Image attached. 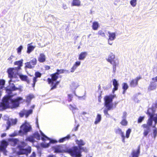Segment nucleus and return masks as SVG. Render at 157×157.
I'll return each mask as SVG.
<instances>
[{"instance_id":"3","label":"nucleus","mask_w":157,"mask_h":157,"mask_svg":"<svg viewBox=\"0 0 157 157\" xmlns=\"http://www.w3.org/2000/svg\"><path fill=\"white\" fill-rule=\"evenodd\" d=\"M75 142L78 145V148L77 146H74L67 149L66 151L73 157H81L80 150L82 149L81 147L85 145V142L82 140H76Z\"/></svg>"},{"instance_id":"9","label":"nucleus","mask_w":157,"mask_h":157,"mask_svg":"<svg viewBox=\"0 0 157 157\" xmlns=\"http://www.w3.org/2000/svg\"><path fill=\"white\" fill-rule=\"evenodd\" d=\"M37 63V60L35 58H34L29 62L26 63H25V67L29 69L33 68Z\"/></svg>"},{"instance_id":"43","label":"nucleus","mask_w":157,"mask_h":157,"mask_svg":"<svg viewBox=\"0 0 157 157\" xmlns=\"http://www.w3.org/2000/svg\"><path fill=\"white\" fill-rule=\"evenodd\" d=\"M137 0H131L130 2L131 5L133 7H135L136 4Z\"/></svg>"},{"instance_id":"56","label":"nucleus","mask_w":157,"mask_h":157,"mask_svg":"<svg viewBox=\"0 0 157 157\" xmlns=\"http://www.w3.org/2000/svg\"><path fill=\"white\" fill-rule=\"evenodd\" d=\"M17 135V134L15 133H13L11 134H10L9 135V136L10 137H14L15 136H16Z\"/></svg>"},{"instance_id":"34","label":"nucleus","mask_w":157,"mask_h":157,"mask_svg":"<svg viewBox=\"0 0 157 157\" xmlns=\"http://www.w3.org/2000/svg\"><path fill=\"white\" fill-rule=\"evenodd\" d=\"M68 71L66 70H64L63 69L60 70L57 69L56 73V74H57V75H58L59 74L63 73L65 72H67Z\"/></svg>"},{"instance_id":"64","label":"nucleus","mask_w":157,"mask_h":157,"mask_svg":"<svg viewBox=\"0 0 157 157\" xmlns=\"http://www.w3.org/2000/svg\"><path fill=\"white\" fill-rule=\"evenodd\" d=\"M35 107V105H33V106H32V107H31V108H32L33 109Z\"/></svg>"},{"instance_id":"63","label":"nucleus","mask_w":157,"mask_h":157,"mask_svg":"<svg viewBox=\"0 0 157 157\" xmlns=\"http://www.w3.org/2000/svg\"><path fill=\"white\" fill-rule=\"evenodd\" d=\"M50 68V67L48 66H46V69H49Z\"/></svg>"},{"instance_id":"60","label":"nucleus","mask_w":157,"mask_h":157,"mask_svg":"<svg viewBox=\"0 0 157 157\" xmlns=\"http://www.w3.org/2000/svg\"><path fill=\"white\" fill-rule=\"evenodd\" d=\"M153 106H154V107H155L156 108H157V103H155Z\"/></svg>"},{"instance_id":"20","label":"nucleus","mask_w":157,"mask_h":157,"mask_svg":"<svg viewBox=\"0 0 157 157\" xmlns=\"http://www.w3.org/2000/svg\"><path fill=\"white\" fill-rule=\"evenodd\" d=\"M55 153H62L64 151L62 145L56 146L53 147Z\"/></svg>"},{"instance_id":"30","label":"nucleus","mask_w":157,"mask_h":157,"mask_svg":"<svg viewBox=\"0 0 157 157\" xmlns=\"http://www.w3.org/2000/svg\"><path fill=\"white\" fill-rule=\"evenodd\" d=\"M101 119V114H98L95 119V121L94 122V124H96L99 123Z\"/></svg>"},{"instance_id":"44","label":"nucleus","mask_w":157,"mask_h":157,"mask_svg":"<svg viewBox=\"0 0 157 157\" xmlns=\"http://www.w3.org/2000/svg\"><path fill=\"white\" fill-rule=\"evenodd\" d=\"M154 128L153 130V134L154 138H155L157 135V128H155V127Z\"/></svg>"},{"instance_id":"39","label":"nucleus","mask_w":157,"mask_h":157,"mask_svg":"<svg viewBox=\"0 0 157 157\" xmlns=\"http://www.w3.org/2000/svg\"><path fill=\"white\" fill-rule=\"evenodd\" d=\"M34 98V96L33 94H29L26 98V101L27 102H29L31 99Z\"/></svg>"},{"instance_id":"32","label":"nucleus","mask_w":157,"mask_h":157,"mask_svg":"<svg viewBox=\"0 0 157 157\" xmlns=\"http://www.w3.org/2000/svg\"><path fill=\"white\" fill-rule=\"evenodd\" d=\"M71 138V136L70 135H68L60 139L59 142L60 143H62L64 141H66L67 140H68Z\"/></svg>"},{"instance_id":"23","label":"nucleus","mask_w":157,"mask_h":157,"mask_svg":"<svg viewBox=\"0 0 157 157\" xmlns=\"http://www.w3.org/2000/svg\"><path fill=\"white\" fill-rule=\"evenodd\" d=\"M80 61H78L76 62L71 68L70 72L72 73L74 72L77 67L80 65Z\"/></svg>"},{"instance_id":"14","label":"nucleus","mask_w":157,"mask_h":157,"mask_svg":"<svg viewBox=\"0 0 157 157\" xmlns=\"http://www.w3.org/2000/svg\"><path fill=\"white\" fill-rule=\"evenodd\" d=\"M107 61L109 62L111 64L113 63L114 62H118L117 60L115 59V56L112 53H110L109 55Z\"/></svg>"},{"instance_id":"22","label":"nucleus","mask_w":157,"mask_h":157,"mask_svg":"<svg viewBox=\"0 0 157 157\" xmlns=\"http://www.w3.org/2000/svg\"><path fill=\"white\" fill-rule=\"evenodd\" d=\"M46 59V56L44 53H40L38 57V61L40 63L44 62Z\"/></svg>"},{"instance_id":"27","label":"nucleus","mask_w":157,"mask_h":157,"mask_svg":"<svg viewBox=\"0 0 157 157\" xmlns=\"http://www.w3.org/2000/svg\"><path fill=\"white\" fill-rule=\"evenodd\" d=\"M87 55L86 52H82L79 55L78 59L79 60H83Z\"/></svg>"},{"instance_id":"48","label":"nucleus","mask_w":157,"mask_h":157,"mask_svg":"<svg viewBox=\"0 0 157 157\" xmlns=\"http://www.w3.org/2000/svg\"><path fill=\"white\" fill-rule=\"evenodd\" d=\"M23 48V47L22 46H20L17 49V53L20 54L21 53V51Z\"/></svg>"},{"instance_id":"2","label":"nucleus","mask_w":157,"mask_h":157,"mask_svg":"<svg viewBox=\"0 0 157 157\" xmlns=\"http://www.w3.org/2000/svg\"><path fill=\"white\" fill-rule=\"evenodd\" d=\"M7 72L8 76L10 78V80L9 81L10 88H6V90L7 91L8 90L10 91H12L16 90L18 89L17 88L15 87L13 83H11L12 82H15L16 81L14 79L17 78V75H18L20 78L22 80L26 81L27 80L28 77L26 75H18L17 74H16L17 72L16 69L10 68L8 69Z\"/></svg>"},{"instance_id":"15","label":"nucleus","mask_w":157,"mask_h":157,"mask_svg":"<svg viewBox=\"0 0 157 157\" xmlns=\"http://www.w3.org/2000/svg\"><path fill=\"white\" fill-rule=\"evenodd\" d=\"M115 131L116 133L121 135L122 138V142L123 143H124L125 137L124 136V132L122 131L121 129L119 128H117L115 129Z\"/></svg>"},{"instance_id":"24","label":"nucleus","mask_w":157,"mask_h":157,"mask_svg":"<svg viewBox=\"0 0 157 157\" xmlns=\"http://www.w3.org/2000/svg\"><path fill=\"white\" fill-rule=\"evenodd\" d=\"M113 85L114 87L113 90V92L114 93L115 91H116L118 90L119 84L117 81L115 79H113Z\"/></svg>"},{"instance_id":"42","label":"nucleus","mask_w":157,"mask_h":157,"mask_svg":"<svg viewBox=\"0 0 157 157\" xmlns=\"http://www.w3.org/2000/svg\"><path fill=\"white\" fill-rule=\"evenodd\" d=\"M70 106L71 107L70 108V109L71 110H72V111L73 113H75V110H78V109L75 106H72L71 105H70Z\"/></svg>"},{"instance_id":"54","label":"nucleus","mask_w":157,"mask_h":157,"mask_svg":"<svg viewBox=\"0 0 157 157\" xmlns=\"http://www.w3.org/2000/svg\"><path fill=\"white\" fill-rule=\"evenodd\" d=\"M63 8L64 10H66L67 8V5L65 4H63Z\"/></svg>"},{"instance_id":"46","label":"nucleus","mask_w":157,"mask_h":157,"mask_svg":"<svg viewBox=\"0 0 157 157\" xmlns=\"http://www.w3.org/2000/svg\"><path fill=\"white\" fill-rule=\"evenodd\" d=\"M131 130L130 129H128V130L126 131V137L127 138H128L129 137L130 134L131 133Z\"/></svg>"},{"instance_id":"11","label":"nucleus","mask_w":157,"mask_h":157,"mask_svg":"<svg viewBox=\"0 0 157 157\" xmlns=\"http://www.w3.org/2000/svg\"><path fill=\"white\" fill-rule=\"evenodd\" d=\"M8 144L7 141L5 140H2L1 142V145H0V151L3 152L4 154L6 155V148L8 145Z\"/></svg>"},{"instance_id":"38","label":"nucleus","mask_w":157,"mask_h":157,"mask_svg":"<svg viewBox=\"0 0 157 157\" xmlns=\"http://www.w3.org/2000/svg\"><path fill=\"white\" fill-rule=\"evenodd\" d=\"M26 141H28L30 142H33L35 141V140L33 136H30L26 138Z\"/></svg>"},{"instance_id":"1","label":"nucleus","mask_w":157,"mask_h":157,"mask_svg":"<svg viewBox=\"0 0 157 157\" xmlns=\"http://www.w3.org/2000/svg\"><path fill=\"white\" fill-rule=\"evenodd\" d=\"M7 93L9 94L8 96H5L3 98L2 102L0 104V110H3L8 107L10 104H11L13 108H15L18 107L19 105V102L22 100V98L18 97L16 99H12V95L10 94L11 92L8 90Z\"/></svg>"},{"instance_id":"35","label":"nucleus","mask_w":157,"mask_h":157,"mask_svg":"<svg viewBox=\"0 0 157 157\" xmlns=\"http://www.w3.org/2000/svg\"><path fill=\"white\" fill-rule=\"evenodd\" d=\"M51 83V86H52L51 90H52L54 89H55L56 88L57 86L59 84V81H57L55 83H54V82H53L52 81V82Z\"/></svg>"},{"instance_id":"41","label":"nucleus","mask_w":157,"mask_h":157,"mask_svg":"<svg viewBox=\"0 0 157 157\" xmlns=\"http://www.w3.org/2000/svg\"><path fill=\"white\" fill-rule=\"evenodd\" d=\"M23 61V60L21 59V60L17 61L15 62L14 64L15 65H18L19 67H21L22 66Z\"/></svg>"},{"instance_id":"7","label":"nucleus","mask_w":157,"mask_h":157,"mask_svg":"<svg viewBox=\"0 0 157 157\" xmlns=\"http://www.w3.org/2000/svg\"><path fill=\"white\" fill-rule=\"evenodd\" d=\"M40 132L42 136V137H41V140L43 141H45L46 140H47L49 141V142L48 143L45 142L42 143L41 146L43 147H48L50 146V144L54 143L57 142V141L56 140H51L50 138H49L48 137L46 136L40 130Z\"/></svg>"},{"instance_id":"52","label":"nucleus","mask_w":157,"mask_h":157,"mask_svg":"<svg viewBox=\"0 0 157 157\" xmlns=\"http://www.w3.org/2000/svg\"><path fill=\"white\" fill-rule=\"evenodd\" d=\"M113 40H109V39H108V43L110 45H112L113 44Z\"/></svg>"},{"instance_id":"37","label":"nucleus","mask_w":157,"mask_h":157,"mask_svg":"<svg viewBox=\"0 0 157 157\" xmlns=\"http://www.w3.org/2000/svg\"><path fill=\"white\" fill-rule=\"evenodd\" d=\"M9 140L13 143V145H15L18 141V140L17 139L13 138L9 139Z\"/></svg>"},{"instance_id":"29","label":"nucleus","mask_w":157,"mask_h":157,"mask_svg":"<svg viewBox=\"0 0 157 157\" xmlns=\"http://www.w3.org/2000/svg\"><path fill=\"white\" fill-rule=\"evenodd\" d=\"M122 88L123 90V91L122 92L123 94H124L127 89L128 88V86L127 83H123L122 84Z\"/></svg>"},{"instance_id":"16","label":"nucleus","mask_w":157,"mask_h":157,"mask_svg":"<svg viewBox=\"0 0 157 157\" xmlns=\"http://www.w3.org/2000/svg\"><path fill=\"white\" fill-rule=\"evenodd\" d=\"M140 153V146L136 150H134L131 152L129 157H138Z\"/></svg>"},{"instance_id":"55","label":"nucleus","mask_w":157,"mask_h":157,"mask_svg":"<svg viewBox=\"0 0 157 157\" xmlns=\"http://www.w3.org/2000/svg\"><path fill=\"white\" fill-rule=\"evenodd\" d=\"M36 154L35 152H33L30 157H35Z\"/></svg>"},{"instance_id":"58","label":"nucleus","mask_w":157,"mask_h":157,"mask_svg":"<svg viewBox=\"0 0 157 157\" xmlns=\"http://www.w3.org/2000/svg\"><path fill=\"white\" fill-rule=\"evenodd\" d=\"M79 125L78 124L77 125L76 127H75V128H74L73 130H74L75 131H76L77 130L78 127H79Z\"/></svg>"},{"instance_id":"49","label":"nucleus","mask_w":157,"mask_h":157,"mask_svg":"<svg viewBox=\"0 0 157 157\" xmlns=\"http://www.w3.org/2000/svg\"><path fill=\"white\" fill-rule=\"evenodd\" d=\"M144 117H140L138 118V123H141L142 122V121L144 120Z\"/></svg>"},{"instance_id":"59","label":"nucleus","mask_w":157,"mask_h":157,"mask_svg":"<svg viewBox=\"0 0 157 157\" xmlns=\"http://www.w3.org/2000/svg\"><path fill=\"white\" fill-rule=\"evenodd\" d=\"M6 136V134L5 133H3L1 135V137H5Z\"/></svg>"},{"instance_id":"47","label":"nucleus","mask_w":157,"mask_h":157,"mask_svg":"<svg viewBox=\"0 0 157 157\" xmlns=\"http://www.w3.org/2000/svg\"><path fill=\"white\" fill-rule=\"evenodd\" d=\"M127 121L126 119H122V121L121 122V124L123 125L126 126L127 124Z\"/></svg>"},{"instance_id":"4","label":"nucleus","mask_w":157,"mask_h":157,"mask_svg":"<svg viewBox=\"0 0 157 157\" xmlns=\"http://www.w3.org/2000/svg\"><path fill=\"white\" fill-rule=\"evenodd\" d=\"M115 97L114 95H111L106 96L104 98V105L105 108L103 110L105 116L107 117H109L110 115L108 113V111L113 108V104L112 103L113 99Z\"/></svg>"},{"instance_id":"17","label":"nucleus","mask_w":157,"mask_h":157,"mask_svg":"<svg viewBox=\"0 0 157 157\" xmlns=\"http://www.w3.org/2000/svg\"><path fill=\"white\" fill-rule=\"evenodd\" d=\"M35 77H34L33 78V83L32 84V86L34 87L36 82L37 81V78H40L41 76V74L38 71L36 72L35 74Z\"/></svg>"},{"instance_id":"51","label":"nucleus","mask_w":157,"mask_h":157,"mask_svg":"<svg viewBox=\"0 0 157 157\" xmlns=\"http://www.w3.org/2000/svg\"><path fill=\"white\" fill-rule=\"evenodd\" d=\"M127 116V113L126 112H124L123 113L122 117V119H126Z\"/></svg>"},{"instance_id":"5","label":"nucleus","mask_w":157,"mask_h":157,"mask_svg":"<svg viewBox=\"0 0 157 157\" xmlns=\"http://www.w3.org/2000/svg\"><path fill=\"white\" fill-rule=\"evenodd\" d=\"M155 109L153 106L151 108H149L147 111V113L149 116L148 120V123L151 125V121H154V123L152 125L153 128H155L157 124V113L155 114Z\"/></svg>"},{"instance_id":"26","label":"nucleus","mask_w":157,"mask_h":157,"mask_svg":"<svg viewBox=\"0 0 157 157\" xmlns=\"http://www.w3.org/2000/svg\"><path fill=\"white\" fill-rule=\"evenodd\" d=\"M109 39V40H114L116 38V33H111L108 31Z\"/></svg>"},{"instance_id":"18","label":"nucleus","mask_w":157,"mask_h":157,"mask_svg":"<svg viewBox=\"0 0 157 157\" xmlns=\"http://www.w3.org/2000/svg\"><path fill=\"white\" fill-rule=\"evenodd\" d=\"M52 78H48V81L49 84L52 83V81H56L58 77V75L56 74V73L51 75Z\"/></svg>"},{"instance_id":"12","label":"nucleus","mask_w":157,"mask_h":157,"mask_svg":"<svg viewBox=\"0 0 157 157\" xmlns=\"http://www.w3.org/2000/svg\"><path fill=\"white\" fill-rule=\"evenodd\" d=\"M33 111V110L32 109H30L29 110H26L24 109L19 113V115L21 117H23L24 115H25L26 117H27L30 114L32 113Z\"/></svg>"},{"instance_id":"57","label":"nucleus","mask_w":157,"mask_h":157,"mask_svg":"<svg viewBox=\"0 0 157 157\" xmlns=\"http://www.w3.org/2000/svg\"><path fill=\"white\" fill-rule=\"evenodd\" d=\"M14 57V56H13L11 55V56L8 59V60H9L11 61L12 59Z\"/></svg>"},{"instance_id":"13","label":"nucleus","mask_w":157,"mask_h":157,"mask_svg":"<svg viewBox=\"0 0 157 157\" xmlns=\"http://www.w3.org/2000/svg\"><path fill=\"white\" fill-rule=\"evenodd\" d=\"M141 78V76L137 77L136 78L131 80L130 82V85L131 87H135L138 84V81Z\"/></svg>"},{"instance_id":"6","label":"nucleus","mask_w":157,"mask_h":157,"mask_svg":"<svg viewBox=\"0 0 157 157\" xmlns=\"http://www.w3.org/2000/svg\"><path fill=\"white\" fill-rule=\"evenodd\" d=\"M21 147L19 146V151L18 152V155L25 154L27 156L30 153L31 151V148L30 147H28L27 148L24 149L23 147L26 145L24 142H21Z\"/></svg>"},{"instance_id":"53","label":"nucleus","mask_w":157,"mask_h":157,"mask_svg":"<svg viewBox=\"0 0 157 157\" xmlns=\"http://www.w3.org/2000/svg\"><path fill=\"white\" fill-rule=\"evenodd\" d=\"M152 79L153 81H154L155 82H157V76H156L154 78H152Z\"/></svg>"},{"instance_id":"31","label":"nucleus","mask_w":157,"mask_h":157,"mask_svg":"<svg viewBox=\"0 0 157 157\" xmlns=\"http://www.w3.org/2000/svg\"><path fill=\"white\" fill-rule=\"evenodd\" d=\"M81 4V2L79 0H73L72 2V5L77 6H79Z\"/></svg>"},{"instance_id":"33","label":"nucleus","mask_w":157,"mask_h":157,"mask_svg":"<svg viewBox=\"0 0 157 157\" xmlns=\"http://www.w3.org/2000/svg\"><path fill=\"white\" fill-rule=\"evenodd\" d=\"M99 26V24L97 22H94L93 23L92 28L94 30H97Z\"/></svg>"},{"instance_id":"25","label":"nucleus","mask_w":157,"mask_h":157,"mask_svg":"<svg viewBox=\"0 0 157 157\" xmlns=\"http://www.w3.org/2000/svg\"><path fill=\"white\" fill-rule=\"evenodd\" d=\"M78 85L77 83L73 82L71 84V88L73 91V92L76 95V94L75 92V90L76 88L78 87Z\"/></svg>"},{"instance_id":"45","label":"nucleus","mask_w":157,"mask_h":157,"mask_svg":"<svg viewBox=\"0 0 157 157\" xmlns=\"http://www.w3.org/2000/svg\"><path fill=\"white\" fill-rule=\"evenodd\" d=\"M113 65V71L115 72L116 70V66L118 64V62H114L111 64Z\"/></svg>"},{"instance_id":"62","label":"nucleus","mask_w":157,"mask_h":157,"mask_svg":"<svg viewBox=\"0 0 157 157\" xmlns=\"http://www.w3.org/2000/svg\"><path fill=\"white\" fill-rule=\"evenodd\" d=\"M36 124L37 125V127H39V126L38 125V120L37 119H36Z\"/></svg>"},{"instance_id":"40","label":"nucleus","mask_w":157,"mask_h":157,"mask_svg":"<svg viewBox=\"0 0 157 157\" xmlns=\"http://www.w3.org/2000/svg\"><path fill=\"white\" fill-rule=\"evenodd\" d=\"M33 136L34 138H35L38 140H40V135L38 132L35 133Z\"/></svg>"},{"instance_id":"21","label":"nucleus","mask_w":157,"mask_h":157,"mask_svg":"<svg viewBox=\"0 0 157 157\" xmlns=\"http://www.w3.org/2000/svg\"><path fill=\"white\" fill-rule=\"evenodd\" d=\"M157 83L154 81L150 82V84L148 87L149 90H153L156 89Z\"/></svg>"},{"instance_id":"50","label":"nucleus","mask_w":157,"mask_h":157,"mask_svg":"<svg viewBox=\"0 0 157 157\" xmlns=\"http://www.w3.org/2000/svg\"><path fill=\"white\" fill-rule=\"evenodd\" d=\"M72 98L73 96L72 94H69L68 95V101H71Z\"/></svg>"},{"instance_id":"8","label":"nucleus","mask_w":157,"mask_h":157,"mask_svg":"<svg viewBox=\"0 0 157 157\" xmlns=\"http://www.w3.org/2000/svg\"><path fill=\"white\" fill-rule=\"evenodd\" d=\"M21 130L19 131V133L21 132L23 134L29 132L31 128V126L28 123H25L23 124L20 127Z\"/></svg>"},{"instance_id":"36","label":"nucleus","mask_w":157,"mask_h":157,"mask_svg":"<svg viewBox=\"0 0 157 157\" xmlns=\"http://www.w3.org/2000/svg\"><path fill=\"white\" fill-rule=\"evenodd\" d=\"M105 32L106 31L105 30H99L98 33V35L101 36L102 37H105L106 36L105 33Z\"/></svg>"},{"instance_id":"28","label":"nucleus","mask_w":157,"mask_h":157,"mask_svg":"<svg viewBox=\"0 0 157 157\" xmlns=\"http://www.w3.org/2000/svg\"><path fill=\"white\" fill-rule=\"evenodd\" d=\"M31 44H28L27 45V52L29 54L33 51L35 48V46H34L31 45Z\"/></svg>"},{"instance_id":"61","label":"nucleus","mask_w":157,"mask_h":157,"mask_svg":"<svg viewBox=\"0 0 157 157\" xmlns=\"http://www.w3.org/2000/svg\"><path fill=\"white\" fill-rule=\"evenodd\" d=\"M86 114H87V113L86 112H83L82 113V114L83 115H84Z\"/></svg>"},{"instance_id":"19","label":"nucleus","mask_w":157,"mask_h":157,"mask_svg":"<svg viewBox=\"0 0 157 157\" xmlns=\"http://www.w3.org/2000/svg\"><path fill=\"white\" fill-rule=\"evenodd\" d=\"M17 120L11 119V122L9 120H8L6 122L7 126H6V130L9 129L11 125H14L16 124L17 122Z\"/></svg>"},{"instance_id":"10","label":"nucleus","mask_w":157,"mask_h":157,"mask_svg":"<svg viewBox=\"0 0 157 157\" xmlns=\"http://www.w3.org/2000/svg\"><path fill=\"white\" fill-rule=\"evenodd\" d=\"M152 125V122L151 121V125L149 124L148 123L147 121V124H143L142 125V126L144 128V136H146L148 133L150 132L151 130L150 126Z\"/></svg>"}]
</instances>
